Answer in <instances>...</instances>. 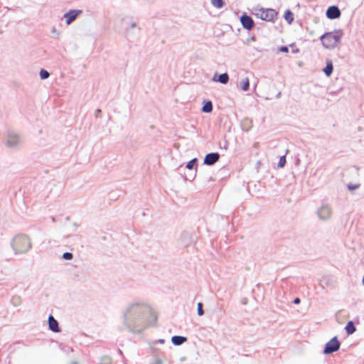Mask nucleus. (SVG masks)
I'll return each mask as SVG.
<instances>
[{"instance_id":"nucleus-1","label":"nucleus","mask_w":364,"mask_h":364,"mask_svg":"<svg viewBox=\"0 0 364 364\" xmlns=\"http://www.w3.org/2000/svg\"><path fill=\"white\" fill-rule=\"evenodd\" d=\"M151 306L144 299H134L127 303L120 318L124 329L140 332L148 326L147 318L152 314Z\"/></svg>"},{"instance_id":"nucleus-2","label":"nucleus","mask_w":364,"mask_h":364,"mask_svg":"<svg viewBox=\"0 0 364 364\" xmlns=\"http://www.w3.org/2000/svg\"><path fill=\"white\" fill-rule=\"evenodd\" d=\"M10 245L16 255H23L31 250L32 240L28 235L20 233L11 239Z\"/></svg>"},{"instance_id":"nucleus-3","label":"nucleus","mask_w":364,"mask_h":364,"mask_svg":"<svg viewBox=\"0 0 364 364\" xmlns=\"http://www.w3.org/2000/svg\"><path fill=\"white\" fill-rule=\"evenodd\" d=\"M342 36V31L338 30L324 33L321 36L320 40L323 47L327 49H333L341 43Z\"/></svg>"},{"instance_id":"nucleus-4","label":"nucleus","mask_w":364,"mask_h":364,"mask_svg":"<svg viewBox=\"0 0 364 364\" xmlns=\"http://www.w3.org/2000/svg\"><path fill=\"white\" fill-rule=\"evenodd\" d=\"M254 14L263 21L273 22L277 18V13L272 9L255 8Z\"/></svg>"},{"instance_id":"nucleus-5","label":"nucleus","mask_w":364,"mask_h":364,"mask_svg":"<svg viewBox=\"0 0 364 364\" xmlns=\"http://www.w3.org/2000/svg\"><path fill=\"white\" fill-rule=\"evenodd\" d=\"M5 144L6 146L9 148H17L21 144V138L16 133L9 132L6 134Z\"/></svg>"},{"instance_id":"nucleus-6","label":"nucleus","mask_w":364,"mask_h":364,"mask_svg":"<svg viewBox=\"0 0 364 364\" xmlns=\"http://www.w3.org/2000/svg\"><path fill=\"white\" fill-rule=\"evenodd\" d=\"M316 213L320 220L326 221L331 218L333 210L331 205L323 203L318 208Z\"/></svg>"},{"instance_id":"nucleus-7","label":"nucleus","mask_w":364,"mask_h":364,"mask_svg":"<svg viewBox=\"0 0 364 364\" xmlns=\"http://www.w3.org/2000/svg\"><path fill=\"white\" fill-rule=\"evenodd\" d=\"M341 343L338 341L336 336L331 338L328 342L325 345V348L323 350V353L330 354L333 352L337 351L340 348Z\"/></svg>"},{"instance_id":"nucleus-8","label":"nucleus","mask_w":364,"mask_h":364,"mask_svg":"<svg viewBox=\"0 0 364 364\" xmlns=\"http://www.w3.org/2000/svg\"><path fill=\"white\" fill-rule=\"evenodd\" d=\"M82 13L81 10H70L63 15V18H65L66 24L70 25L73 22L77 16Z\"/></svg>"},{"instance_id":"nucleus-9","label":"nucleus","mask_w":364,"mask_h":364,"mask_svg":"<svg viewBox=\"0 0 364 364\" xmlns=\"http://www.w3.org/2000/svg\"><path fill=\"white\" fill-rule=\"evenodd\" d=\"M240 22L243 28L249 31L254 26V21L252 18L246 14H244L240 17Z\"/></svg>"},{"instance_id":"nucleus-10","label":"nucleus","mask_w":364,"mask_h":364,"mask_svg":"<svg viewBox=\"0 0 364 364\" xmlns=\"http://www.w3.org/2000/svg\"><path fill=\"white\" fill-rule=\"evenodd\" d=\"M341 16V11L336 6H330L326 11V16L329 19H336L339 18Z\"/></svg>"},{"instance_id":"nucleus-11","label":"nucleus","mask_w":364,"mask_h":364,"mask_svg":"<svg viewBox=\"0 0 364 364\" xmlns=\"http://www.w3.org/2000/svg\"><path fill=\"white\" fill-rule=\"evenodd\" d=\"M220 159V155L218 153L208 154L204 159V164L208 166L213 165Z\"/></svg>"},{"instance_id":"nucleus-12","label":"nucleus","mask_w":364,"mask_h":364,"mask_svg":"<svg viewBox=\"0 0 364 364\" xmlns=\"http://www.w3.org/2000/svg\"><path fill=\"white\" fill-rule=\"evenodd\" d=\"M48 326L49 329L53 332L58 333L60 331L58 322L57 320L51 315L48 317Z\"/></svg>"},{"instance_id":"nucleus-13","label":"nucleus","mask_w":364,"mask_h":364,"mask_svg":"<svg viewBox=\"0 0 364 364\" xmlns=\"http://www.w3.org/2000/svg\"><path fill=\"white\" fill-rule=\"evenodd\" d=\"M326 65L323 69V73H325V75L326 76L329 77V76L331 75V74L333 73V63H332L331 60L326 59Z\"/></svg>"},{"instance_id":"nucleus-14","label":"nucleus","mask_w":364,"mask_h":364,"mask_svg":"<svg viewBox=\"0 0 364 364\" xmlns=\"http://www.w3.org/2000/svg\"><path fill=\"white\" fill-rule=\"evenodd\" d=\"M187 338L184 336H174L171 338V341L175 346H180L185 343Z\"/></svg>"},{"instance_id":"nucleus-15","label":"nucleus","mask_w":364,"mask_h":364,"mask_svg":"<svg viewBox=\"0 0 364 364\" xmlns=\"http://www.w3.org/2000/svg\"><path fill=\"white\" fill-rule=\"evenodd\" d=\"M240 87L243 91H247L250 87V81L248 77H245L240 81Z\"/></svg>"},{"instance_id":"nucleus-16","label":"nucleus","mask_w":364,"mask_h":364,"mask_svg":"<svg viewBox=\"0 0 364 364\" xmlns=\"http://www.w3.org/2000/svg\"><path fill=\"white\" fill-rule=\"evenodd\" d=\"M345 330L346 331L348 335H351L355 332L356 328L354 326L353 321H350L348 322L347 325L345 327Z\"/></svg>"},{"instance_id":"nucleus-17","label":"nucleus","mask_w":364,"mask_h":364,"mask_svg":"<svg viewBox=\"0 0 364 364\" xmlns=\"http://www.w3.org/2000/svg\"><path fill=\"white\" fill-rule=\"evenodd\" d=\"M228 80L229 76L226 73L220 74L218 78V81L222 84H227L228 82Z\"/></svg>"},{"instance_id":"nucleus-18","label":"nucleus","mask_w":364,"mask_h":364,"mask_svg":"<svg viewBox=\"0 0 364 364\" xmlns=\"http://www.w3.org/2000/svg\"><path fill=\"white\" fill-rule=\"evenodd\" d=\"M213 110V105L210 101L207 102L202 107V111L205 113H209Z\"/></svg>"},{"instance_id":"nucleus-19","label":"nucleus","mask_w":364,"mask_h":364,"mask_svg":"<svg viewBox=\"0 0 364 364\" xmlns=\"http://www.w3.org/2000/svg\"><path fill=\"white\" fill-rule=\"evenodd\" d=\"M11 303L14 306H18L21 304V299L19 296H14L11 298Z\"/></svg>"},{"instance_id":"nucleus-20","label":"nucleus","mask_w":364,"mask_h":364,"mask_svg":"<svg viewBox=\"0 0 364 364\" xmlns=\"http://www.w3.org/2000/svg\"><path fill=\"white\" fill-rule=\"evenodd\" d=\"M284 18L289 23H291L294 20L293 14L289 10L286 11L284 14Z\"/></svg>"},{"instance_id":"nucleus-21","label":"nucleus","mask_w":364,"mask_h":364,"mask_svg":"<svg viewBox=\"0 0 364 364\" xmlns=\"http://www.w3.org/2000/svg\"><path fill=\"white\" fill-rule=\"evenodd\" d=\"M197 161L198 160L196 158L193 159L192 160L188 162V164L186 166V168L189 170L193 169L195 166L196 167Z\"/></svg>"},{"instance_id":"nucleus-22","label":"nucleus","mask_w":364,"mask_h":364,"mask_svg":"<svg viewBox=\"0 0 364 364\" xmlns=\"http://www.w3.org/2000/svg\"><path fill=\"white\" fill-rule=\"evenodd\" d=\"M211 4L214 7L217 9H220L224 5L223 0H211Z\"/></svg>"},{"instance_id":"nucleus-23","label":"nucleus","mask_w":364,"mask_h":364,"mask_svg":"<svg viewBox=\"0 0 364 364\" xmlns=\"http://www.w3.org/2000/svg\"><path fill=\"white\" fill-rule=\"evenodd\" d=\"M39 75H40L41 79H42V80H46V79L48 78V77L50 76V73L44 69L41 70Z\"/></svg>"},{"instance_id":"nucleus-24","label":"nucleus","mask_w":364,"mask_h":364,"mask_svg":"<svg viewBox=\"0 0 364 364\" xmlns=\"http://www.w3.org/2000/svg\"><path fill=\"white\" fill-rule=\"evenodd\" d=\"M286 164V156H282L280 157L279 161L278 162V167L283 168Z\"/></svg>"},{"instance_id":"nucleus-25","label":"nucleus","mask_w":364,"mask_h":364,"mask_svg":"<svg viewBox=\"0 0 364 364\" xmlns=\"http://www.w3.org/2000/svg\"><path fill=\"white\" fill-rule=\"evenodd\" d=\"M73 255L70 252H65L62 255V258L65 259V260H70V259H73Z\"/></svg>"},{"instance_id":"nucleus-26","label":"nucleus","mask_w":364,"mask_h":364,"mask_svg":"<svg viewBox=\"0 0 364 364\" xmlns=\"http://www.w3.org/2000/svg\"><path fill=\"white\" fill-rule=\"evenodd\" d=\"M197 306H198L197 311H198V316H203L204 314V311L203 310L202 303H200V302L198 303Z\"/></svg>"},{"instance_id":"nucleus-27","label":"nucleus","mask_w":364,"mask_h":364,"mask_svg":"<svg viewBox=\"0 0 364 364\" xmlns=\"http://www.w3.org/2000/svg\"><path fill=\"white\" fill-rule=\"evenodd\" d=\"M127 25L130 28H134L136 26V22L132 20H129L127 22Z\"/></svg>"},{"instance_id":"nucleus-28","label":"nucleus","mask_w":364,"mask_h":364,"mask_svg":"<svg viewBox=\"0 0 364 364\" xmlns=\"http://www.w3.org/2000/svg\"><path fill=\"white\" fill-rule=\"evenodd\" d=\"M279 50L282 53H288L289 48L287 46H282L279 48Z\"/></svg>"},{"instance_id":"nucleus-29","label":"nucleus","mask_w":364,"mask_h":364,"mask_svg":"<svg viewBox=\"0 0 364 364\" xmlns=\"http://www.w3.org/2000/svg\"><path fill=\"white\" fill-rule=\"evenodd\" d=\"M358 185H351V184H350V185L348 186V189L351 190V191L352 190H355L356 188H358Z\"/></svg>"},{"instance_id":"nucleus-30","label":"nucleus","mask_w":364,"mask_h":364,"mask_svg":"<svg viewBox=\"0 0 364 364\" xmlns=\"http://www.w3.org/2000/svg\"><path fill=\"white\" fill-rule=\"evenodd\" d=\"M100 114H101V109H96L95 112V117H100Z\"/></svg>"},{"instance_id":"nucleus-31","label":"nucleus","mask_w":364,"mask_h":364,"mask_svg":"<svg viewBox=\"0 0 364 364\" xmlns=\"http://www.w3.org/2000/svg\"><path fill=\"white\" fill-rule=\"evenodd\" d=\"M294 303L296 304H299L300 303V299L299 298L294 299Z\"/></svg>"},{"instance_id":"nucleus-32","label":"nucleus","mask_w":364,"mask_h":364,"mask_svg":"<svg viewBox=\"0 0 364 364\" xmlns=\"http://www.w3.org/2000/svg\"><path fill=\"white\" fill-rule=\"evenodd\" d=\"M156 364H163V361L161 359L156 360Z\"/></svg>"},{"instance_id":"nucleus-33","label":"nucleus","mask_w":364,"mask_h":364,"mask_svg":"<svg viewBox=\"0 0 364 364\" xmlns=\"http://www.w3.org/2000/svg\"><path fill=\"white\" fill-rule=\"evenodd\" d=\"M158 343H161V344H163V343H164V339H159V340L158 341Z\"/></svg>"},{"instance_id":"nucleus-34","label":"nucleus","mask_w":364,"mask_h":364,"mask_svg":"<svg viewBox=\"0 0 364 364\" xmlns=\"http://www.w3.org/2000/svg\"><path fill=\"white\" fill-rule=\"evenodd\" d=\"M186 360V357H181V358H180V361H181V362H183V361H185Z\"/></svg>"},{"instance_id":"nucleus-35","label":"nucleus","mask_w":364,"mask_h":364,"mask_svg":"<svg viewBox=\"0 0 364 364\" xmlns=\"http://www.w3.org/2000/svg\"><path fill=\"white\" fill-rule=\"evenodd\" d=\"M72 364H77V362H73Z\"/></svg>"}]
</instances>
